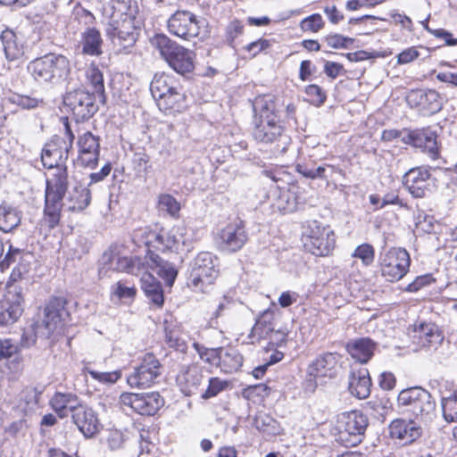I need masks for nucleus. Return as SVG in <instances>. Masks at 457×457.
I'll list each match as a JSON object with an SVG mask.
<instances>
[{
  "instance_id": "obj_1",
  "label": "nucleus",
  "mask_w": 457,
  "mask_h": 457,
  "mask_svg": "<svg viewBox=\"0 0 457 457\" xmlns=\"http://www.w3.org/2000/svg\"><path fill=\"white\" fill-rule=\"evenodd\" d=\"M128 2H104L103 14L109 19L105 31L112 44L120 49L132 46L137 41L135 18L127 13Z\"/></svg>"
},
{
  "instance_id": "obj_2",
  "label": "nucleus",
  "mask_w": 457,
  "mask_h": 457,
  "mask_svg": "<svg viewBox=\"0 0 457 457\" xmlns=\"http://www.w3.org/2000/svg\"><path fill=\"white\" fill-rule=\"evenodd\" d=\"M66 314L62 300L50 301L44 308L43 315H38L33 323L24 329L21 340V345L29 348L35 345L38 339H48L62 325L63 317Z\"/></svg>"
},
{
  "instance_id": "obj_3",
  "label": "nucleus",
  "mask_w": 457,
  "mask_h": 457,
  "mask_svg": "<svg viewBox=\"0 0 457 457\" xmlns=\"http://www.w3.org/2000/svg\"><path fill=\"white\" fill-rule=\"evenodd\" d=\"M150 91L161 111L175 112L183 109L184 94L172 76L165 73L155 74L150 84Z\"/></svg>"
},
{
  "instance_id": "obj_4",
  "label": "nucleus",
  "mask_w": 457,
  "mask_h": 457,
  "mask_svg": "<svg viewBox=\"0 0 457 457\" xmlns=\"http://www.w3.org/2000/svg\"><path fill=\"white\" fill-rule=\"evenodd\" d=\"M68 191L67 168L54 170L46 179L45 192V215L47 218L49 227L54 228L60 220L62 201Z\"/></svg>"
},
{
  "instance_id": "obj_5",
  "label": "nucleus",
  "mask_w": 457,
  "mask_h": 457,
  "mask_svg": "<svg viewBox=\"0 0 457 457\" xmlns=\"http://www.w3.org/2000/svg\"><path fill=\"white\" fill-rule=\"evenodd\" d=\"M397 402L403 411L411 414L420 422H429L435 416L436 403L431 395L421 387L401 391Z\"/></svg>"
},
{
  "instance_id": "obj_6",
  "label": "nucleus",
  "mask_w": 457,
  "mask_h": 457,
  "mask_svg": "<svg viewBox=\"0 0 457 457\" xmlns=\"http://www.w3.org/2000/svg\"><path fill=\"white\" fill-rule=\"evenodd\" d=\"M28 71L38 82L57 84L68 77L71 66L64 55L48 54L30 62Z\"/></svg>"
},
{
  "instance_id": "obj_7",
  "label": "nucleus",
  "mask_w": 457,
  "mask_h": 457,
  "mask_svg": "<svg viewBox=\"0 0 457 457\" xmlns=\"http://www.w3.org/2000/svg\"><path fill=\"white\" fill-rule=\"evenodd\" d=\"M152 45L176 72L186 74L194 70L195 54L170 40L167 36L156 35L152 39Z\"/></svg>"
},
{
  "instance_id": "obj_8",
  "label": "nucleus",
  "mask_w": 457,
  "mask_h": 457,
  "mask_svg": "<svg viewBox=\"0 0 457 457\" xmlns=\"http://www.w3.org/2000/svg\"><path fill=\"white\" fill-rule=\"evenodd\" d=\"M253 136L260 143L274 144V150L280 154L286 153L291 143V138L286 133L278 115L256 120Z\"/></svg>"
},
{
  "instance_id": "obj_9",
  "label": "nucleus",
  "mask_w": 457,
  "mask_h": 457,
  "mask_svg": "<svg viewBox=\"0 0 457 457\" xmlns=\"http://www.w3.org/2000/svg\"><path fill=\"white\" fill-rule=\"evenodd\" d=\"M217 259L210 252H201L194 259L188 277V285L195 291L205 292L218 277Z\"/></svg>"
},
{
  "instance_id": "obj_10",
  "label": "nucleus",
  "mask_w": 457,
  "mask_h": 457,
  "mask_svg": "<svg viewBox=\"0 0 457 457\" xmlns=\"http://www.w3.org/2000/svg\"><path fill=\"white\" fill-rule=\"evenodd\" d=\"M146 245L162 251H189L192 245V234L183 225L174 226L169 230L162 228L159 232L151 231Z\"/></svg>"
},
{
  "instance_id": "obj_11",
  "label": "nucleus",
  "mask_w": 457,
  "mask_h": 457,
  "mask_svg": "<svg viewBox=\"0 0 457 457\" xmlns=\"http://www.w3.org/2000/svg\"><path fill=\"white\" fill-rule=\"evenodd\" d=\"M368 425V418L361 411L341 413L337 418L339 440L345 446L358 445L362 441Z\"/></svg>"
},
{
  "instance_id": "obj_12",
  "label": "nucleus",
  "mask_w": 457,
  "mask_h": 457,
  "mask_svg": "<svg viewBox=\"0 0 457 457\" xmlns=\"http://www.w3.org/2000/svg\"><path fill=\"white\" fill-rule=\"evenodd\" d=\"M381 276L389 282L402 279L408 272L411 258L409 253L400 247H392L381 253L378 259Z\"/></svg>"
},
{
  "instance_id": "obj_13",
  "label": "nucleus",
  "mask_w": 457,
  "mask_h": 457,
  "mask_svg": "<svg viewBox=\"0 0 457 457\" xmlns=\"http://www.w3.org/2000/svg\"><path fill=\"white\" fill-rule=\"evenodd\" d=\"M303 246L316 256L328 255L336 244L334 231L328 226H322L316 220L311 221L303 233Z\"/></svg>"
},
{
  "instance_id": "obj_14",
  "label": "nucleus",
  "mask_w": 457,
  "mask_h": 457,
  "mask_svg": "<svg viewBox=\"0 0 457 457\" xmlns=\"http://www.w3.org/2000/svg\"><path fill=\"white\" fill-rule=\"evenodd\" d=\"M120 404L124 410L129 408L140 415L153 416L163 406L164 400L158 392L122 393Z\"/></svg>"
},
{
  "instance_id": "obj_15",
  "label": "nucleus",
  "mask_w": 457,
  "mask_h": 457,
  "mask_svg": "<svg viewBox=\"0 0 457 457\" xmlns=\"http://www.w3.org/2000/svg\"><path fill=\"white\" fill-rule=\"evenodd\" d=\"M204 21L196 20L195 16L187 11L176 12L168 21L169 31L185 40L203 37L205 30L202 29Z\"/></svg>"
},
{
  "instance_id": "obj_16",
  "label": "nucleus",
  "mask_w": 457,
  "mask_h": 457,
  "mask_svg": "<svg viewBox=\"0 0 457 457\" xmlns=\"http://www.w3.org/2000/svg\"><path fill=\"white\" fill-rule=\"evenodd\" d=\"M244 223L236 220L218 230L214 237L217 246L225 252L239 251L247 242Z\"/></svg>"
},
{
  "instance_id": "obj_17",
  "label": "nucleus",
  "mask_w": 457,
  "mask_h": 457,
  "mask_svg": "<svg viewBox=\"0 0 457 457\" xmlns=\"http://www.w3.org/2000/svg\"><path fill=\"white\" fill-rule=\"evenodd\" d=\"M63 104L73 113L77 120L89 119L98 109L94 93L84 89L67 92L63 97Z\"/></svg>"
},
{
  "instance_id": "obj_18",
  "label": "nucleus",
  "mask_w": 457,
  "mask_h": 457,
  "mask_svg": "<svg viewBox=\"0 0 457 457\" xmlns=\"http://www.w3.org/2000/svg\"><path fill=\"white\" fill-rule=\"evenodd\" d=\"M161 373L160 361L154 354L147 353L141 364L127 378V382L131 387H148L155 383Z\"/></svg>"
},
{
  "instance_id": "obj_19",
  "label": "nucleus",
  "mask_w": 457,
  "mask_h": 457,
  "mask_svg": "<svg viewBox=\"0 0 457 457\" xmlns=\"http://www.w3.org/2000/svg\"><path fill=\"white\" fill-rule=\"evenodd\" d=\"M71 150L70 143L65 144L64 137H55L42 149L41 161L44 167L52 170L67 168L65 162Z\"/></svg>"
},
{
  "instance_id": "obj_20",
  "label": "nucleus",
  "mask_w": 457,
  "mask_h": 457,
  "mask_svg": "<svg viewBox=\"0 0 457 457\" xmlns=\"http://www.w3.org/2000/svg\"><path fill=\"white\" fill-rule=\"evenodd\" d=\"M406 101L411 107L418 108L424 115L436 113L442 108V99L433 89L411 90L407 95Z\"/></svg>"
},
{
  "instance_id": "obj_21",
  "label": "nucleus",
  "mask_w": 457,
  "mask_h": 457,
  "mask_svg": "<svg viewBox=\"0 0 457 457\" xmlns=\"http://www.w3.org/2000/svg\"><path fill=\"white\" fill-rule=\"evenodd\" d=\"M23 297L21 289H9L0 303V325L8 326L18 320L23 312Z\"/></svg>"
},
{
  "instance_id": "obj_22",
  "label": "nucleus",
  "mask_w": 457,
  "mask_h": 457,
  "mask_svg": "<svg viewBox=\"0 0 457 457\" xmlns=\"http://www.w3.org/2000/svg\"><path fill=\"white\" fill-rule=\"evenodd\" d=\"M79 163L87 168L93 169L97 165L100 154V139L92 132L87 131L78 139Z\"/></svg>"
},
{
  "instance_id": "obj_23",
  "label": "nucleus",
  "mask_w": 457,
  "mask_h": 457,
  "mask_svg": "<svg viewBox=\"0 0 457 457\" xmlns=\"http://www.w3.org/2000/svg\"><path fill=\"white\" fill-rule=\"evenodd\" d=\"M410 336L421 347H436L444 340L442 332L435 323L421 320L412 326Z\"/></svg>"
},
{
  "instance_id": "obj_24",
  "label": "nucleus",
  "mask_w": 457,
  "mask_h": 457,
  "mask_svg": "<svg viewBox=\"0 0 457 457\" xmlns=\"http://www.w3.org/2000/svg\"><path fill=\"white\" fill-rule=\"evenodd\" d=\"M429 170L425 167L412 168L403 177V184L416 198L424 197L428 190Z\"/></svg>"
},
{
  "instance_id": "obj_25",
  "label": "nucleus",
  "mask_w": 457,
  "mask_h": 457,
  "mask_svg": "<svg viewBox=\"0 0 457 457\" xmlns=\"http://www.w3.org/2000/svg\"><path fill=\"white\" fill-rule=\"evenodd\" d=\"M91 203L90 190L79 182H76L64 195L62 207L70 212H81Z\"/></svg>"
},
{
  "instance_id": "obj_26",
  "label": "nucleus",
  "mask_w": 457,
  "mask_h": 457,
  "mask_svg": "<svg viewBox=\"0 0 457 457\" xmlns=\"http://www.w3.org/2000/svg\"><path fill=\"white\" fill-rule=\"evenodd\" d=\"M72 420L86 437H91L96 435L101 427L96 411L83 404H80L74 414H72Z\"/></svg>"
},
{
  "instance_id": "obj_27",
  "label": "nucleus",
  "mask_w": 457,
  "mask_h": 457,
  "mask_svg": "<svg viewBox=\"0 0 457 457\" xmlns=\"http://www.w3.org/2000/svg\"><path fill=\"white\" fill-rule=\"evenodd\" d=\"M339 356L337 353H327L320 355L308 368V374L314 378H333L337 374Z\"/></svg>"
},
{
  "instance_id": "obj_28",
  "label": "nucleus",
  "mask_w": 457,
  "mask_h": 457,
  "mask_svg": "<svg viewBox=\"0 0 457 457\" xmlns=\"http://www.w3.org/2000/svg\"><path fill=\"white\" fill-rule=\"evenodd\" d=\"M371 379L369 370L365 368L353 370L349 376L348 390L353 396L365 399L370 395Z\"/></svg>"
},
{
  "instance_id": "obj_29",
  "label": "nucleus",
  "mask_w": 457,
  "mask_h": 457,
  "mask_svg": "<svg viewBox=\"0 0 457 457\" xmlns=\"http://www.w3.org/2000/svg\"><path fill=\"white\" fill-rule=\"evenodd\" d=\"M389 433L393 438L403 440L405 444H410L420 437L421 428L412 420L406 421L402 419H396L391 422Z\"/></svg>"
},
{
  "instance_id": "obj_30",
  "label": "nucleus",
  "mask_w": 457,
  "mask_h": 457,
  "mask_svg": "<svg viewBox=\"0 0 457 457\" xmlns=\"http://www.w3.org/2000/svg\"><path fill=\"white\" fill-rule=\"evenodd\" d=\"M81 403L78 396L72 393H55L50 399V405L61 418H66L70 413L74 414Z\"/></svg>"
},
{
  "instance_id": "obj_31",
  "label": "nucleus",
  "mask_w": 457,
  "mask_h": 457,
  "mask_svg": "<svg viewBox=\"0 0 457 457\" xmlns=\"http://www.w3.org/2000/svg\"><path fill=\"white\" fill-rule=\"evenodd\" d=\"M146 264L149 269L165 281L166 286L171 287L173 285L178 270L172 263L164 261L158 254L151 253L146 260Z\"/></svg>"
},
{
  "instance_id": "obj_32",
  "label": "nucleus",
  "mask_w": 457,
  "mask_h": 457,
  "mask_svg": "<svg viewBox=\"0 0 457 457\" xmlns=\"http://www.w3.org/2000/svg\"><path fill=\"white\" fill-rule=\"evenodd\" d=\"M349 354L361 363H366L373 355L375 344L370 338H359L347 343Z\"/></svg>"
},
{
  "instance_id": "obj_33",
  "label": "nucleus",
  "mask_w": 457,
  "mask_h": 457,
  "mask_svg": "<svg viewBox=\"0 0 457 457\" xmlns=\"http://www.w3.org/2000/svg\"><path fill=\"white\" fill-rule=\"evenodd\" d=\"M141 287L147 298L157 307H162L164 302L163 290L160 282L149 272L142 274Z\"/></svg>"
},
{
  "instance_id": "obj_34",
  "label": "nucleus",
  "mask_w": 457,
  "mask_h": 457,
  "mask_svg": "<svg viewBox=\"0 0 457 457\" xmlns=\"http://www.w3.org/2000/svg\"><path fill=\"white\" fill-rule=\"evenodd\" d=\"M274 327L272 313L266 311L257 319L248 337L252 343L260 342L262 339L270 340Z\"/></svg>"
},
{
  "instance_id": "obj_35",
  "label": "nucleus",
  "mask_w": 457,
  "mask_h": 457,
  "mask_svg": "<svg viewBox=\"0 0 457 457\" xmlns=\"http://www.w3.org/2000/svg\"><path fill=\"white\" fill-rule=\"evenodd\" d=\"M408 143L414 147L428 151L433 157L436 154V135L426 129L412 130L408 135Z\"/></svg>"
},
{
  "instance_id": "obj_36",
  "label": "nucleus",
  "mask_w": 457,
  "mask_h": 457,
  "mask_svg": "<svg viewBox=\"0 0 457 457\" xmlns=\"http://www.w3.org/2000/svg\"><path fill=\"white\" fill-rule=\"evenodd\" d=\"M5 56L9 60H16L24 54V46L17 35L11 29L4 30L0 35Z\"/></svg>"
},
{
  "instance_id": "obj_37",
  "label": "nucleus",
  "mask_w": 457,
  "mask_h": 457,
  "mask_svg": "<svg viewBox=\"0 0 457 457\" xmlns=\"http://www.w3.org/2000/svg\"><path fill=\"white\" fill-rule=\"evenodd\" d=\"M102 43L100 32L94 28H88L82 34L80 41L82 53L98 56L103 53Z\"/></svg>"
},
{
  "instance_id": "obj_38",
  "label": "nucleus",
  "mask_w": 457,
  "mask_h": 457,
  "mask_svg": "<svg viewBox=\"0 0 457 457\" xmlns=\"http://www.w3.org/2000/svg\"><path fill=\"white\" fill-rule=\"evenodd\" d=\"M243 364V357L234 348L221 349L219 366L226 373H231L239 370Z\"/></svg>"
},
{
  "instance_id": "obj_39",
  "label": "nucleus",
  "mask_w": 457,
  "mask_h": 457,
  "mask_svg": "<svg viewBox=\"0 0 457 457\" xmlns=\"http://www.w3.org/2000/svg\"><path fill=\"white\" fill-rule=\"evenodd\" d=\"M102 270H112L118 272H133V264L131 260L112 253H104L102 257Z\"/></svg>"
},
{
  "instance_id": "obj_40",
  "label": "nucleus",
  "mask_w": 457,
  "mask_h": 457,
  "mask_svg": "<svg viewBox=\"0 0 457 457\" xmlns=\"http://www.w3.org/2000/svg\"><path fill=\"white\" fill-rule=\"evenodd\" d=\"M21 213L12 206L0 205V230L7 233L16 228L21 223Z\"/></svg>"
},
{
  "instance_id": "obj_41",
  "label": "nucleus",
  "mask_w": 457,
  "mask_h": 457,
  "mask_svg": "<svg viewBox=\"0 0 457 457\" xmlns=\"http://www.w3.org/2000/svg\"><path fill=\"white\" fill-rule=\"evenodd\" d=\"M87 84L91 87L94 95L102 97L104 93V77L101 71L95 63H91L86 71Z\"/></svg>"
},
{
  "instance_id": "obj_42",
  "label": "nucleus",
  "mask_w": 457,
  "mask_h": 457,
  "mask_svg": "<svg viewBox=\"0 0 457 457\" xmlns=\"http://www.w3.org/2000/svg\"><path fill=\"white\" fill-rule=\"evenodd\" d=\"M253 110L259 113L258 120L264 119L265 116L278 115L276 104L271 96H262L255 99L253 103Z\"/></svg>"
},
{
  "instance_id": "obj_43",
  "label": "nucleus",
  "mask_w": 457,
  "mask_h": 457,
  "mask_svg": "<svg viewBox=\"0 0 457 457\" xmlns=\"http://www.w3.org/2000/svg\"><path fill=\"white\" fill-rule=\"evenodd\" d=\"M184 381L187 394H195L204 381V375L197 367H190L184 374Z\"/></svg>"
},
{
  "instance_id": "obj_44",
  "label": "nucleus",
  "mask_w": 457,
  "mask_h": 457,
  "mask_svg": "<svg viewBox=\"0 0 457 457\" xmlns=\"http://www.w3.org/2000/svg\"><path fill=\"white\" fill-rule=\"evenodd\" d=\"M158 208L161 212H164L171 217H178L180 204L171 195L162 194L158 196Z\"/></svg>"
},
{
  "instance_id": "obj_45",
  "label": "nucleus",
  "mask_w": 457,
  "mask_h": 457,
  "mask_svg": "<svg viewBox=\"0 0 457 457\" xmlns=\"http://www.w3.org/2000/svg\"><path fill=\"white\" fill-rule=\"evenodd\" d=\"M296 187H292L288 191L284 192L280 195V202H285L281 205L287 212H293L298 209V206L303 204V200L297 195Z\"/></svg>"
},
{
  "instance_id": "obj_46",
  "label": "nucleus",
  "mask_w": 457,
  "mask_h": 457,
  "mask_svg": "<svg viewBox=\"0 0 457 457\" xmlns=\"http://www.w3.org/2000/svg\"><path fill=\"white\" fill-rule=\"evenodd\" d=\"M255 427L260 431L268 435H278L280 433L278 423L270 416L266 414H259L255 418Z\"/></svg>"
},
{
  "instance_id": "obj_47",
  "label": "nucleus",
  "mask_w": 457,
  "mask_h": 457,
  "mask_svg": "<svg viewBox=\"0 0 457 457\" xmlns=\"http://www.w3.org/2000/svg\"><path fill=\"white\" fill-rule=\"evenodd\" d=\"M443 416L447 422L457 421V395L442 397Z\"/></svg>"
},
{
  "instance_id": "obj_48",
  "label": "nucleus",
  "mask_w": 457,
  "mask_h": 457,
  "mask_svg": "<svg viewBox=\"0 0 457 457\" xmlns=\"http://www.w3.org/2000/svg\"><path fill=\"white\" fill-rule=\"evenodd\" d=\"M86 371L89 376L96 381L103 384V385H113L121 378L120 370H113V371H97L95 370H91L87 368Z\"/></svg>"
},
{
  "instance_id": "obj_49",
  "label": "nucleus",
  "mask_w": 457,
  "mask_h": 457,
  "mask_svg": "<svg viewBox=\"0 0 457 457\" xmlns=\"http://www.w3.org/2000/svg\"><path fill=\"white\" fill-rule=\"evenodd\" d=\"M365 409L377 419L385 418L390 411L389 401L385 398H377L369 401Z\"/></svg>"
},
{
  "instance_id": "obj_50",
  "label": "nucleus",
  "mask_w": 457,
  "mask_h": 457,
  "mask_svg": "<svg viewBox=\"0 0 457 457\" xmlns=\"http://www.w3.org/2000/svg\"><path fill=\"white\" fill-rule=\"evenodd\" d=\"M193 347L204 361L210 364H219L222 347L206 348L198 343H194Z\"/></svg>"
},
{
  "instance_id": "obj_51",
  "label": "nucleus",
  "mask_w": 457,
  "mask_h": 457,
  "mask_svg": "<svg viewBox=\"0 0 457 457\" xmlns=\"http://www.w3.org/2000/svg\"><path fill=\"white\" fill-rule=\"evenodd\" d=\"M10 101L21 106L22 109H35L43 104V100L30 96L13 94L10 97Z\"/></svg>"
},
{
  "instance_id": "obj_52",
  "label": "nucleus",
  "mask_w": 457,
  "mask_h": 457,
  "mask_svg": "<svg viewBox=\"0 0 457 457\" xmlns=\"http://www.w3.org/2000/svg\"><path fill=\"white\" fill-rule=\"evenodd\" d=\"M227 386L228 381L217 377L211 378L209 379L208 387L202 393L201 397L205 400L212 398L223 391Z\"/></svg>"
},
{
  "instance_id": "obj_53",
  "label": "nucleus",
  "mask_w": 457,
  "mask_h": 457,
  "mask_svg": "<svg viewBox=\"0 0 457 457\" xmlns=\"http://www.w3.org/2000/svg\"><path fill=\"white\" fill-rule=\"evenodd\" d=\"M352 256L360 259L363 265L369 266L374 261V248L369 244L360 245L356 247Z\"/></svg>"
},
{
  "instance_id": "obj_54",
  "label": "nucleus",
  "mask_w": 457,
  "mask_h": 457,
  "mask_svg": "<svg viewBox=\"0 0 457 457\" xmlns=\"http://www.w3.org/2000/svg\"><path fill=\"white\" fill-rule=\"evenodd\" d=\"M323 26V21L320 14H312L303 19L300 27L303 31L317 32Z\"/></svg>"
},
{
  "instance_id": "obj_55",
  "label": "nucleus",
  "mask_w": 457,
  "mask_h": 457,
  "mask_svg": "<svg viewBox=\"0 0 457 457\" xmlns=\"http://www.w3.org/2000/svg\"><path fill=\"white\" fill-rule=\"evenodd\" d=\"M18 352V345L9 338H0V361L8 359Z\"/></svg>"
},
{
  "instance_id": "obj_56",
  "label": "nucleus",
  "mask_w": 457,
  "mask_h": 457,
  "mask_svg": "<svg viewBox=\"0 0 457 457\" xmlns=\"http://www.w3.org/2000/svg\"><path fill=\"white\" fill-rule=\"evenodd\" d=\"M325 41L327 45L333 48H346L349 45L353 44V39L344 37L342 35L334 34L326 37Z\"/></svg>"
},
{
  "instance_id": "obj_57",
  "label": "nucleus",
  "mask_w": 457,
  "mask_h": 457,
  "mask_svg": "<svg viewBox=\"0 0 457 457\" xmlns=\"http://www.w3.org/2000/svg\"><path fill=\"white\" fill-rule=\"evenodd\" d=\"M106 443L111 450H118L124 444L123 433L118 429L109 430L106 436Z\"/></svg>"
},
{
  "instance_id": "obj_58",
  "label": "nucleus",
  "mask_w": 457,
  "mask_h": 457,
  "mask_svg": "<svg viewBox=\"0 0 457 457\" xmlns=\"http://www.w3.org/2000/svg\"><path fill=\"white\" fill-rule=\"evenodd\" d=\"M136 294V289L133 287H127L121 282L116 283L112 286V295L118 299L132 298Z\"/></svg>"
},
{
  "instance_id": "obj_59",
  "label": "nucleus",
  "mask_w": 457,
  "mask_h": 457,
  "mask_svg": "<svg viewBox=\"0 0 457 457\" xmlns=\"http://www.w3.org/2000/svg\"><path fill=\"white\" fill-rule=\"evenodd\" d=\"M166 343L170 347L175 348L178 351L183 352L187 348V345L184 340L179 338L176 333L170 330H165Z\"/></svg>"
},
{
  "instance_id": "obj_60",
  "label": "nucleus",
  "mask_w": 457,
  "mask_h": 457,
  "mask_svg": "<svg viewBox=\"0 0 457 457\" xmlns=\"http://www.w3.org/2000/svg\"><path fill=\"white\" fill-rule=\"evenodd\" d=\"M416 228L424 233H431L434 230L433 218L427 215H419L416 221Z\"/></svg>"
},
{
  "instance_id": "obj_61",
  "label": "nucleus",
  "mask_w": 457,
  "mask_h": 457,
  "mask_svg": "<svg viewBox=\"0 0 457 457\" xmlns=\"http://www.w3.org/2000/svg\"><path fill=\"white\" fill-rule=\"evenodd\" d=\"M419 55V52L415 47H409L398 54L397 62L400 64L409 63L417 59Z\"/></svg>"
},
{
  "instance_id": "obj_62",
  "label": "nucleus",
  "mask_w": 457,
  "mask_h": 457,
  "mask_svg": "<svg viewBox=\"0 0 457 457\" xmlns=\"http://www.w3.org/2000/svg\"><path fill=\"white\" fill-rule=\"evenodd\" d=\"M425 28L431 33L433 34L435 37H439V38H442L445 41L446 45L447 46H456L457 45V39L456 38H453V34L450 33L449 31L447 30H445L443 29H429L427 25L425 26Z\"/></svg>"
},
{
  "instance_id": "obj_63",
  "label": "nucleus",
  "mask_w": 457,
  "mask_h": 457,
  "mask_svg": "<svg viewBox=\"0 0 457 457\" xmlns=\"http://www.w3.org/2000/svg\"><path fill=\"white\" fill-rule=\"evenodd\" d=\"M306 94L313 98V101L322 104L326 100V95L317 85H309L305 89Z\"/></svg>"
},
{
  "instance_id": "obj_64",
  "label": "nucleus",
  "mask_w": 457,
  "mask_h": 457,
  "mask_svg": "<svg viewBox=\"0 0 457 457\" xmlns=\"http://www.w3.org/2000/svg\"><path fill=\"white\" fill-rule=\"evenodd\" d=\"M270 46V43L267 39H258L248 44L245 46V49L252 54L253 56H255L261 51L265 50Z\"/></svg>"
}]
</instances>
